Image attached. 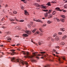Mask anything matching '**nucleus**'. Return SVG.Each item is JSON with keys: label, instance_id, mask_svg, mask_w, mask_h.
Listing matches in <instances>:
<instances>
[{"label": "nucleus", "instance_id": "nucleus-59", "mask_svg": "<svg viewBox=\"0 0 67 67\" xmlns=\"http://www.w3.org/2000/svg\"><path fill=\"white\" fill-rule=\"evenodd\" d=\"M0 46L1 47H3V45H1Z\"/></svg>", "mask_w": 67, "mask_h": 67}, {"label": "nucleus", "instance_id": "nucleus-7", "mask_svg": "<svg viewBox=\"0 0 67 67\" xmlns=\"http://www.w3.org/2000/svg\"><path fill=\"white\" fill-rule=\"evenodd\" d=\"M24 12H25V13H24V14L25 15H29V13H28V12H27V10H24Z\"/></svg>", "mask_w": 67, "mask_h": 67}, {"label": "nucleus", "instance_id": "nucleus-3", "mask_svg": "<svg viewBox=\"0 0 67 67\" xmlns=\"http://www.w3.org/2000/svg\"><path fill=\"white\" fill-rule=\"evenodd\" d=\"M53 55L55 56L56 57H57L58 58V59L59 62H61V60H60V58H62V59H63V60H65V56H62L61 57V58H60L59 57V56L58 55H55V54H53Z\"/></svg>", "mask_w": 67, "mask_h": 67}, {"label": "nucleus", "instance_id": "nucleus-4", "mask_svg": "<svg viewBox=\"0 0 67 67\" xmlns=\"http://www.w3.org/2000/svg\"><path fill=\"white\" fill-rule=\"evenodd\" d=\"M11 52H13L12 53H8V54H10L11 55H12V56H13L14 55H15V52H14L15 51V50L14 49H12V50H10Z\"/></svg>", "mask_w": 67, "mask_h": 67}, {"label": "nucleus", "instance_id": "nucleus-47", "mask_svg": "<svg viewBox=\"0 0 67 67\" xmlns=\"http://www.w3.org/2000/svg\"><path fill=\"white\" fill-rule=\"evenodd\" d=\"M8 6V5L7 4H6V5H5V7H7Z\"/></svg>", "mask_w": 67, "mask_h": 67}, {"label": "nucleus", "instance_id": "nucleus-51", "mask_svg": "<svg viewBox=\"0 0 67 67\" xmlns=\"http://www.w3.org/2000/svg\"><path fill=\"white\" fill-rule=\"evenodd\" d=\"M17 50H18V51H20V49H19V48H18L17 49Z\"/></svg>", "mask_w": 67, "mask_h": 67}, {"label": "nucleus", "instance_id": "nucleus-16", "mask_svg": "<svg viewBox=\"0 0 67 67\" xmlns=\"http://www.w3.org/2000/svg\"><path fill=\"white\" fill-rule=\"evenodd\" d=\"M37 29H35L34 30H32V31L33 33H34L35 32H36V31Z\"/></svg>", "mask_w": 67, "mask_h": 67}, {"label": "nucleus", "instance_id": "nucleus-27", "mask_svg": "<svg viewBox=\"0 0 67 67\" xmlns=\"http://www.w3.org/2000/svg\"><path fill=\"white\" fill-rule=\"evenodd\" d=\"M4 20H5V18H4V17L1 20V21H4Z\"/></svg>", "mask_w": 67, "mask_h": 67}, {"label": "nucleus", "instance_id": "nucleus-50", "mask_svg": "<svg viewBox=\"0 0 67 67\" xmlns=\"http://www.w3.org/2000/svg\"><path fill=\"white\" fill-rule=\"evenodd\" d=\"M20 45V43H18L16 45V46H19V45Z\"/></svg>", "mask_w": 67, "mask_h": 67}, {"label": "nucleus", "instance_id": "nucleus-55", "mask_svg": "<svg viewBox=\"0 0 67 67\" xmlns=\"http://www.w3.org/2000/svg\"><path fill=\"white\" fill-rule=\"evenodd\" d=\"M40 42L41 44H43V43H44L43 42Z\"/></svg>", "mask_w": 67, "mask_h": 67}, {"label": "nucleus", "instance_id": "nucleus-11", "mask_svg": "<svg viewBox=\"0 0 67 67\" xmlns=\"http://www.w3.org/2000/svg\"><path fill=\"white\" fill-rule=\"evenodd\" d=\"M54 20H55V21H57L58 22H59V20L58 18H54Z\"/></svg>", "mask_w": 67, "mask_h": 67}, {"label": "nucleus", "instance_id": "nucleus-60", "mask_svg": "<svg viewBox=\"0 0 67 67\" xmlns=\"http://www.w3.org/2000/svg\"><path fill=\"white\" fill-rule=\"evenodd\" d=\"M8 34H11V32H8Z\"/></svg>", "mask_w": 67, "mask_h": 67}, {"label": "nucleus", "instance_id": "nucleus-28", "mask_svg": "<svg viewBox=\"0 0 67 67\" xmlns=\"http://www.w3.org/2000/svg\"><path fill=\"white\" fill-rule=\"evenodd\" d=\"M47 23L49 24H50V23H51V21L50 20H49L47 21Z\"/></svg>", "mask_w": 67, "mask_h": 67}, {"label": "nucleus", "instance_id": "nucleus-10", "mask_svg": "<svg viewBox=\"0 0 67 67\" xmlns=\"http://www.w3.org/2000/svg\"><path fill=\"white\" fill-rule=\"evenodd\" d=\"M59 38L58 37H56L55 39H54V40L55 41H58V40H59Z\"/></svg>", "mask_w": 67, "mask_h": 67}, {"label": "nucleus", "instance_id": "nucleus-26", "mask_svg": "<svg viewBox=\"0 0 67 67\" xmlns=\"http://www.w3.org/2000/svg\"><path fill=\"white\" fill-rule=\"evenodd\" d=\"M13 13L15 14H16V13H17V12L15 11H14L13 12Z\"/></svg>", "mask_w": 67, "mask_h": 67}, {"label": "nucleus", "instance_id": "nucleus-57", "mask_svg": "<svg viewBox=\"0 0 67 67\" xmlns=\"http://www.w3.org/2000/svg\"><path fill=\"white\" fill-rule=\"evenodd\" d=\"M7 40H11V39H9V38H7Z\"/></svg>", "mask_w": 67, "mask_h": 67}, {"label": "nucleus", "instance_id": "nucleus-58", "mask_svg": "<svg viewBox=\"0 0 67 67\" xmlns=\"http://www.w3.org/2000/svg\"><path fill=\"white\" fill-rule=\"evenodd\" d=\"M36 58H37V59H39V57H36Z\"/></svg>", "mask_w": 67, "mask_h": 67}, {"label": "nucleus", "instance_id": "nucleus-61", "mask_svg": "<svg viewBox=\"0 0 67 67\" xmlns=\"http://www.w3.org/2000/svg\"><path fill=\"white\" fill-rule=\"evenodd\" d=\"M42 19H43V20H44V19H45V18H42Z\"/></svg>", "mask_w": 67, "mask_h": 67}, {"label": "nucleus", "instance_id": "nucleus-38", "mask_svg": "<svg viewBox=\"0 0 67 67\" xmlns=\"http://www.w3.org/2000/svg\"><path fill=\"white\" fill-rule=\"evenodd\" d=\"M56 35H57L56 34H54L53 36V37H55V36H56Z\"/></svg>", "mask_w": 67, "mask_h": 67}, {"label": "nucleus", "instance_id": "nucleus-15", "mask_svg": "<svg viewBox=\"0 0 67 67\" xmlns=\"http://www.w3.org/2000/svg\"><path fill=\"white\" fill-rule=\"evenodd\" d=\"M16 28L17 29V30H20L21 29H20V26H19L16 27Z\"/></svg>", "mask_w": 67, "mask_h": 67}, {"label": "nucleus", "instance_id": "nucleus-56", "mask_svg": "<svg viewBox=\"0 0 67 67\" xmlns=\"http://www.w3.org/2000/svg\"><path fill=\"white\" fill-rule=\"evenodd\" d=\"M63 12H66V11L65 10H63Z\"/></svg>", "mask_w": 67, "mask_h": 67}, {"label": "nucleus", "instance_id": "nucleus-49", "mask_svg": "<svg viewBox=\"0 0 67 67\" xmlns=\"http://www.w3.org/2000/svg\"><path fill=\"white\" fill-rule=\"evenodd\" d=\"M15 20L16 21H17V22H19V20H18L17 19H15Z\"/></svg>", "mask_w": 67, "mask_h": 67}, {"label": "nucleus", "instance_id": "nucleus-29", "mask_svg": "<svg viewBox=\"0 0 67 67\" xmlns=\"http://www.w3.org/2000/svg\"><path fill=\"white\" fill-rule=\"evenodd\" d=\"M55 13H56V11H54L52 13V14H53V15H54L55 14Z\"/></svg>", "mask_w": 67, "mask_h": 67}, {"label": "nucleus", "instance_id": "nucleus-5", "mask_svg": "<svg viewBox=\"0 0 67 67\" xmlns=\"http://www.w3.org/2000/svg\"><path fill=\"white\" fill-rule=\"evenodd\" d=\"M35 21H36V22H41V23H42V21L41 20H40V19H38V20L35 19H33Z\"/></svg>", "mask_w": 67, "mask_h": 67}, {"label": "nucleus", "instance_id": "nucleus-33", "mask_svg": "<svg viewBox=\"0 0 67 67\" xmlns=\"http://www.w3.org/2000/svg\"><path fill=\"white\" fill-rule=\"evenodd\" d=\"M58 34L59 35H61V34H62V32H58Z\"/></svg>", "mask_w": 67, "mask_h": 67}, {"label": "nucleus", "instance_id": "nucleus-6", "mask_svg": "<svg viewBox=\"0 0 67 67\" xmlns=\"http://www.w3.org/2000/svg\"><path fill=\"white\" fill-rule=\"evenodd\" d=\"M23 31H24L25 33H26L27 34H31V33H30V31L23 30Z\"/></svg>", "mask_w": 67, "mask_h": 67}, {"label": "nucleus", "instance_id": "nucleus-2", "mask_svg": "<svg viewBox=\"0 0 67 67\" xmlns=\"http://www.w3.org/2000/svg\"><path fill=\"white\" fill-rule=\"evenodd\" d=\"M11 61L12 62H14L15 63H19L20 64H22L23 65L24 64L28 65V63L26 61L24 62V61L20 59H15L14 58H12Z\"/></svg>", "mask_w": 67, "mask_h": 67}, {"label": "nucleus", "instance_id": "nucleus-39", "mask_svg": "<svg viewBox=\"0 0 67 67\" xmlns=\"http://www.w3.org/2000/svg\"><path fill=\"white\" fill-rule=\"evenodd\" d=\"M38 44L39 45H41V42H38Z\"/></svg>", "mask_w": 67, "mask_h": 67}, {"label": "nucleus", "instance_id": "nucleus-40", "mask_svg": "<svg viewBox=\"0 0 67 67\" xmlns=\"http://www.w3.org/2000/svg\"><path fill=\"white\" fill-rule=\"evenodd\" d=\"M44 53H45V52H41V54H44Z\"/></svg>", "mask_w": 67, "mask_h": 67}, {"label": "nucleus", "instance_id": "nucleus-53", "mask_svg": "<svg viewBox=\"0 0 67 67\" xmlns=\"http://www.w3.org/2000/svg\"><path fill=\"white\" fill-rule=\"evenodd\" d=\"M12 46H15V44H13L12 45Z\"/></svg>", "mask_w": 67, "mask_h": 67}, {"label": "nucleus", "instance_id": "nucleus-22", "mask_svg": "<svg viewBox=\"0 0 67 67\" xmlns=\"http://www.w3.org/2000/svg\"><path fill=\"white\" fill-rule=\"evenodd\" d=\"M60 45H64L65 44V43L64 42H62L60 43Z\"/></svg>", "mask_w": 67, "mask_h": 67}, {"label": "nucleus", "instance_id": "nucleus-46", "mask_svg": "<svg viewBox=\"0 0 67 67\" xmlns=\"http://www.w3.org/2000/svg\"><path fill=\"white\" fill-rule=\"evenodd\" d=\"M15 21V19H12V22H13V21Z\"/></svg>", "mask_w": 67, "mask_h": 67}, {"label": "nucleus", "instance_id": "nucleus-12", "mask_svg": "<svg viewBox=\"0 0 67 67\" xmlns=\"http://www.w3.org/2000/svg\"><path fill=\"white\" fill-rule=\"evenodd\" d=\"M65 29L64 28H62L60 29V31H65Z\"/></svg>", "mask_w": 67, "mask_h": 67}, {"label": "nucleus", "instance_id": "nucleus-21", "mask_svg": "<svg viewBox=\"0 0 67 67\" xmlns=\"http://www.w3.org/2000/svg\"><path fill=\"white\" fill-rule=\"evenodd\" d=\"M56 10L57 11H62V10H60V9H56Z\"/></svg>", "mask_w": 67, "mask_h": 67}, {"label": "nucleus", "instance_id": "nucleus-32", "mask_svg": "<svg viewBox=\"0 0 67 67\" xmlns=\"http://www.w3.org/2000/svg\"><path fill=\"white\" fill-rule=\"evenodd\" d=\"M48 38H49V40H51V41H52V37H48Z\"/></svg>", "mask_w": 67, "mask_h": 67}, {"label": "nucleus", "instance_id": "nucleus-24", "mask_svg": "<svg viewBox=\"0 0 67 67\" xmlns=\"http://www.w3.org/2000/svg\"><path fill=\"white\" fill-rule=\"evenodd\" d=\"M61 17H62V18H65V16L64 15H61Z\"/></svg>", "mask_w": 67, "mask_h": 67}, {"label": "nucleus", "instance_id": "nucleus-34", "mask_svg": "<svg viewBox=\"0 0 67 67\" xmlns=\"http://www.w3.org/2000/svg\"><path fill=\"white\" fill-rule=\"evenodd\" d=\"M24 20H20V22H24Z\"/></svg>", "mask_w": 67, "mask_h": 67}, {"label": "nucleus", "instance_id": "nucleus-37", "mask_svg": "<svg viewBox=\"0 0 67 67\" xmlns=\"http://www.w3.org/2000/svg\"><path fill=\"white\" fill-rule=\"evenodd\" d=\"M31 61L32 62H35V60H34V59H32L31 60Z\"/></svg>", "mask_w": 67, "mask_h": 67}, {"label": "nucleus", "instance_id": "nucleus-1", "mask_svg": "<svg viewBox=\"0 0 67 67\" xmlns=\"http://www.w3.org/2000/svg\"><path fill=\"white\" fill-rule=\"evenodd\" d=\"M22 53L24 55H26V56H25L24 57L25 58H31V59H33V58L34 56H41L40 54H37V52H34L33 53V56H32L29 54V52H27L26 53L24 51H22Z\"/></svg>", "mask_w": 67, "mask_h": 67}, {"label": "nucleus", "instance_id": "nucleus-8", "mask_svg": "<svg viewBox=\"0 0 67 67\" xmlns=\"http://www.w3.org/2000/svg\"><path fill=\"white\" fill-rule=\"evenodd\" d=\"M34 5H35V6H36V7H40V5H39V4H37L36 3H35L34 4Z\"/></svg>", "mask_w": 67, "mask_h": 67}, {"label": "nucleus", "instance_id": "nucleus-31", "mask_svg": "<svg viewBox=\"0 0 67 67\" xmlns=\"http://www.w3.org/2000/svg\"><path fill=\"white\" fill-rule=\"evenodd\" d=\"M28 27H29L30 28V27H31V24H29L28 25Z\"/></svg>", "mask_w": 67, "mask_h": 67}, {"label": "nucleus", "instance_id": "nucleus-45", "mask_svg": "<svg viewBox=\"0 0 67 67\" xmlns=\"http://www.w3.org/2000/svg\"><path fill=\"white\" fill-rule=\"evenodd\" d=\"M39 30L41 31V32H42V29H39Z\"/></svg>", "mask_w": 67, "mask_h": 67}, {"label": "nucleus", "instance_id": "nucleus-41", "mask_svg": "<svg viewBox=\"0 0 67 67\" xmlns=\"http://www.w3.org/2000/svg\"><path fill=\"white\" fill-rule=\"evenodd\" d=\"M55 47H56V48H59V47L58 46H56Z\"/></svg>", "mask_w": 67, "mask_h": 67}, {"label": "nucleus", "instance_id": "nucleus-19", "mask_svg": "<svg viewBox=\"0 0 67 67\" xmlns=\"http://www.w3.org/2000/svg\"><path fill=\"white\" fill-rule=\"evenodd\" d=\"M66 37H67V36H64L63 37V40H64V39H66Z\"/></svg>", "mask_w": 67, "mask_h": 67}, {"label": "nucleus", "instance_id": "nucleus-42", "mask_svg": "<svg viewBox=\"0 0 67 67\" xmlns=\"http://www.w3.org/2000/svg\"><path fill=\"white\" fill-rule=\"evenodd\" d=\"M53 52H56V50L55 49H54L53 51Z\"/></svg>", "mask_w": 67, "mask_h": 67}, {"label": "nucleus", "instance_id": "nucleus-63", "mask_svg": "<svg viewBox=\"0 0 67 67\" xmlns=\"http://www.w3.org/2000/svg\"><path fill=\"white\" fill-rule=\"evenodd\" d=\"M67 3V0L65 2V3Z\"/></svg>", "mask_w": 67, "mask_h": 67}, {"label": "nucleus", "instance_id": "nucleus-52", "mask_svg": "<svg viewBox=\"0 0 67 67\" xmlns=\"http://www.w3.org/2000/svg\"><path fill=\"white\" fill-rule=\"evenodd\" d=\"M37 2H40V0H37Z\"/></svg>", "mask_w": 67, "mask_h": 67}, {"label": "nucleus", "instance_id": "nucleus-9", "mask_svg": "<svg viewBox=\"0 0 67 67\" xmlns=\"http://www.w3.org/2000/svg\"><path fill=\"white\" fill-rule=\"evenodd\" d=\"M23 37H27V36H28V35L26 34H23Z\"/></svg>", "mask_w": 67, "mask_h": 67}, {"label": "nucleus", "instance_id": "nucleus-48", "mask_svg": "<svg viewBox=\"0 0 67 67\" xmlns=\"http://www.w3.org/2000/svg\"><path fill=\"white\" fill-rule=\"evenodd\" d=\"M1 27H2V28H3V29H4V28H5V27L4 26H2Z\"/></svg>", "mask_w": 67, "mask_h": 67}, {"label": "nucleus", "instance_id": "nucleus-23", "mask_svg": "<svg viewBox=\"0 0 67 67\" xmlns=\"http://www.w3.org/2000/svg\"><path fill=\"white\" fill-rule=\"evenodd\" d=\"M52 9H50L48 11V12H47L48 13H49H49H51V12L52 11Z\"/></svg>", "mask_w": 67, "mask_h": 67}, {"label": "nucleus", "instance_id": "nucleus-64", "mask_svg": "<svg viewBox=\"0 0 67 67\" xmlns=\"http://www.w3.org/2000/svg\"><path fill=\"white\" fill-rule=\"evenodd\" d=\"M55 9H59V8L58 7H57V8H56Z\"/></svg>", "mask_w": 67, "mask_h": 67}, {"label": "nucleus", "instance_id": "nucleus-44", "mask_svg": "<svg viewBox=\"0 0 67 67\" xmlns=\"http://www.w3.org/2000/svg\"><path fill=\"white\" fill-rule=\"evenodd\" d=\"M9 20H10V21H12V19H9Z\"/></svg>", "mask_w": 67, "mask_h": 67}, {"label": "nucleus", "instance_id": "nucleus-30", "mask_svg": "<svg viewBox=\"0 0 67 67\" xmlns=\"http://www.w3.org/2000/svg\"><path fill=\"white\" fill-rule=\"evenodd\" d=\"M50 67V65H47L46 66H45L44 67Z\"/></svg>", "mask_w": 67, "mask_h": 67}, {"label": "nucleus", "instance_id": "nucleus-17", "mask_svg": "<svg viewBox=\"0 0 67 67\" xmlns=\"http://www.w3.org/2000/svg\"><path fill=\"white\" fill-rule=\"evenodd\" d=\"M60 20L62 22H63L65 21V19L63 18H61L60 19Z\"/></svg>", "mask_w": 67, "mask_h": 67}, {"label": "nucleus", "instance_id": "nucleus-25", "mask_svg": "<svg viewBox=\"0 0 67 67\" xmlns=\"http://www.w3.org/2000/svg\"><path fill=\"white\" fill-rule=\"evenodd\" d=\"M40 34V32H39V31H37L36 32V33H35V34Z\"/></svg>", "mask_w": 67, "mask_h": 67}, {"label": "nucleus", "instance_id": "nucleus-20", "mask_svg": "<svg viewBox=\"0 0 67 67\" xmlns=\"http://www.w3.org/2000/svg\"><path fill=\"white\" fill-rule=\"evenodd\" d=\"M46 5H48L49 6H50L51 5V3L48 2L47 4Z\"/></svg>", "mask_w": 67, "mask_h": 67}, {"label": "nucleus", "instance_id": "nucleus-35", "mask_svg": "<svg viewBox=\"0 0 67 67\" xmlns=\"http://www.w3.org/2000/svg\"><path fill=\"white\" fill-rule=\"evenodd\" d=\"M43 11H44V12H46V11H48V10H43Z\"/></svg>", "mask_w": 67, "mask_h": 67}, {"label": "nucleus", "instance_id": "nucleus-54", "mask_svg": "<svg viewBox=\"0 0 67 67\" xmlns=\"http://www.w3.org/2000/svg\"><path fill=\"white\" fill-rule=\"evenodd\" d=\"M56 54H59V53L56 52V53H55Z\"/></svg>", "mask_w": 67, "mask_h": 67}, {"label": "nucleus", "instance_id": "nucleus-18", "mask_svg": "<svg viewBox=\"0 0 67 67\" xmlns=\"http://www.w3.org/2000/svg\"><path fill=\"white\" fill-rule=\"evenodd\" d=\"M52 16H53V15H52V14H50L49 15V18H52Z\"/></svg>", "mask_w": 67, "mask_h": 67}, {"label": "nucleus", "instance_id": "nucleus-43", "mask_svg": "<svg viewBox=\"0 0 67 67\" xmlns=\"http://www.w3.org/2000/svg\"><path fill=\"white\" fill-rule=\"evenodd\" d=\"M46 26V24H44L43 25V26Z\"/></svg>", "mask_w": 67, "mask_h": 67}, {"label": "nucleus", "instance_id": "nucleus-36", "mask_svg": "<svg viewBox=\"0 0 67 67\" xmlns=\"http://www.w3.org/2000/svg\"><path fill=\"white\" fill-rule=\"evenodd\" d=\"M5 34L7 35V34H9V32H5Z\"/></svg>", "mask_w": 67, "mask_h": 67}, {"label": "nucleus", "instance_id": "nucleus-14", "mask_svg": "<svg viewBox=\"0 0 67 67\" xmlns=\"http://www.w3.org/2000/svg\"><path fill=\"white\" fill-rule=\"evenodd\" d=\"M49 13H48L47 12V13H44V15L45 16V17H47L48 16V14Z\"/></svg>", "mask_w": 67, "mask_h": 67}, {"label": "nucleus", "instance_id": "nucleus-13", "mask_svg": "<svg viewBox=\"0 0 67 67\" xmlns=\"http://www.w3.org/2000/svg\"><path fill=\"white\" fill-rule=\"evenodd\" d=\"M41 7L42 8H44V9H46V8H47L46 6H44L42 5H41Z\"/></svg>", "mask_w": 67, "mask_h": 67}, {"label": "nucleus", "instance_id": "nucleus-62", "mask_svg": "<svg viewBox=\"0 0 67 67\" xmlns=\"http://www.w3.org/2000/svg\"><path fill=\"white\" fill-rule=\"evenodd\" d=\"M0 53H2V54H3V53L2 52H0Z\"/></svg>", "mask_w": 67, "mask_h": 67}]
</instances>
